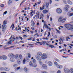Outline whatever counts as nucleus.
Returning a JSON list of instances; mask_svg holds the SVG:
<instances>
[{"label":"nucleus","instance_id":"4468645a","mask_svg":"<svg viewBox=\"0 0 73 73\" xmlns=\"http://www.w3.org/2000/svg\"><path fill=\"white\" fill-rule=\"evenodd\" d=\"M67 3L69 5H72L73 3L72 2L70 1V0H68L67 1Z\"/></svg>","mask_w":73,"mask_h":73},{"label":"nucleus","instance_id":"13d9d810","mask_svg":"<svg viewBox=\"0 0 73 73\" xmlns=\"http://www.w3.org/2000/svg\"><path fill=\"white\" fill-rule=\"evenodd\" d=\"M20 69V67H18L17 68V70H19V69Z\"/></svg>","mask_w":73,"mask_h":73},{"label":"nucleus","instance_id":"f8f14e48","mask_svg":"<svg viewBox=\"0 0 73 73\" xmlns=\"http://www.w3.org/2000/svg\"><path fill=\"white\" fill-rule=\"evenodd\" d=\"M42 69H47V66L46 64H43L42 66Z\"/></svg>","mask_w":73,"mask_h":73},{"label":"nucleus","instance_id":"09e8293b","mask_svg":"<svg viewBox=\"0 0 73 73\" xmlns=\"http://www.w3.org/2000/svg\"><path fill=\"white\" fill-rule=\"evenodd\" d=\"M13 67H16L17 66V64H14L13 66Z\"/></svg>","mask_w":73,"mask_h":73},{"label":"nucleus","instance_id":"ddd939ff","mask_svg":"<svg viewBox=\"0 0 73 73\" xmlns=\"http://www.w3.org/2000/svg\"><path fill=\"white\" fill-rule=\"evenodd\" d=\"M4 70L7 72H8V71H9V70H10V68L9 67H5Z\"/></svg>","mask_w":73,"mask_h":73},{"label":"nucleus","instance_id":"9d476101","mask_svg":"<svg viewBox=\"0 0 73 73\" xmlns=\"http://www.w3.org/2000/svg\"><path fill=\"white\" fill-rule=\"evenodd\" d=\"M48 65L49 66H52L53 65V63L51 61H49L48 63Z\"/></svg>","mask_w":73,"mask_h":73},{"label":"nucleus","instance_id":"864d4df0","mask_svg":"<svg viewBox=\"0 0 73 73\" xmlns=\"http://www.w3.org/2000/svg\"><path fill=\"white\" fill-rule=\"evenodd\" d=\"M12 44V42L11 41H9L8 42V44Z\"/></svg>","mask_w":73,"mask_h":73},{"label":"nucleus","instance_id":"5701e85b","mask_svg":"<svg viewBox=\"0 0 73 73\" xmlns=\"http://www.w3.org/2000/svg\"><path fill=\"white\" fill-rule=\"evenodd\" d=\"M38 56H41L42 55V53L41 52H38L37 53V54Z\"/></svg>","mask_w":73,"mask_h":73},{"label":"nucleus","instance_id":"393cba45","mask_svg":"<svg viewBox=\"0 0 73 73\" xmlns=\"http://www.w3.org/2000/svg\"><path fill=\"white\" fill-rule=\"evenodd\" d=\"M12 27V30H13V29H14V27H15V25H14V24H13L10 27V28H11Z\"/></svg>","mask_w":73,"mask_h":73},{"label":"nucleus","instance_id":"b1692460","mask_svg":"<svg viewBox=\"0 0 73 73\" xmlns=\"http://www.w3.org/2000/svg\"><path fill=\"white\" fill-rule=\"evenodd\" d=\"M2 29H6L7 28V26L6 25H3L2 26Z\"/></svg>","mask_w":73,"mask_h":73},{"label":"nucleus","instance_id":"603ef678","mask_svg":"<svg viewBox=\"0 0 73 73\" xmlns=\"http://www.w3.org/2000/svg\"><path fill=\"white\" fill-rule=\"evenodd\" d=\"M39 63L40 65H42V62L40 61L39 62Z\"/></svg>","mask_w":73,"mask_h":73},{"label":"nucleus","instance_id":"58836bf2","mask_svg":"<svg viewBox=\"0 0 73 73\" xmlns=\"http://www.w3.org/2000/svg\"><path fill=\"white\" fill-rule=\"evenodd\" d=\"M4 69H5V68H4V67L0 68V70H4Z\"/></svg>","mask_w":73,"mask_h":73},{"label":"nucleus","instance_id":"2f4dec72","mask_svg":"<svg viewBox=\"0 0 73 73\" xmlns=\"http://www.w3.org/2000/svg\"><path fill=\"white\" fill-rule=\"evenodd\" d=\"M7 23V21H4L3 23V25H6Z\"/></svg>","mask_w":73,"mask_h":73},{"label":"nucleus","instance_id":"bf43d9fd","mask_svg":"<svg viewBox=\"0 0 73 73\" xmlns=\"http://www.w3.org/2000/svg\"><path fill=\"white\" fill-rule=\"evenodd\" d=\"M49 18V16L48 15H47V20H48Z\"/></svg>","mask_w":73,"mask_h":73},{"label":"nucleus","instance_id":"cd10ccee","mask_svg":"<svg viewBox=\"0 0 73 73\" xmlns=\"http://www.w3.org/2000/svg\"><path fill=\"white\" fill-rule=\"evenodd\" d=\"M71 73H73V68H70V72Z\"/></svg>","mask_w":73,"mask_h":73},{"label":"nucleus","instance_id":"4be33fe9","mask_svg":"<svg viewBox=\"0 0 73 73\" xmlns=\"http://www.w3.org/2000/svg\"><path fill=\"white\" fill-rule=\"evenodd\" d=\"M44 15L42 14H41V15H40V18H39V19L40 20H41V19H42V17H44Z\"/></svg>","mask_w":73,"mask_h":73},{"label":"nucleus","instance_id":"72a5a7b5","mask_svg":"<svg viewBox=\"0 0 73 73\" xmlns=\"http://www.w3.org/2000/svg\"><path fill=\"white\" fill-rule=\"evenodd\" d=\"M23 70L26 72H27V70H28V69H27V68L26 67H25L24 68Z\"/></svg>","mask_w":73,"mask_h":73},{"label":"nucleus","instance_id":"de8ad7c7","mask_svg":"<svg viewBox=\"0 0 73 73\" xmlns=\"http://www.w3.org/2000/svg\"><path fill=\"white\" fill-rule=\"evenodd\" d=\"M31 22L32 23V24H33V25H35V22H34V21H33V20L31 21Z\"/></svg>","mask_w":73,"mask_h":73},{"label":"nucleus","instance_id":"f03ea898","mask_svg":"<svg viewBox=\"0 0 73 73\" xmlns=\"http://www.w3.org/2000/svg\"><path fill=\"white\" fill-rule=\"evenodd\" d=\"M66 28L68 30H70L71 31H73V27L69 24H66L65 25Z\"/></svg>","mask_w":73,"mask_h":73},{"label":"nucleus","instance_id":"dca6fc26","mask_svg":"<svg viewBox=\"0 0 73 73\" xmlns=\"http://www.w3.org/2000/svg\"><path fill=\"white\" fill-rule=\"evenodd\" d=\"M63 18H64V17L63 16H62L60 17L59 18L58 20V21L59 22H61V21L62 19H63Z\"/></svg>","mask_w":73,"mask_h":73},{"label":"nucleus","instance_id":"1a4fd4ad","mask_svg":"<svg viewBox=\"0 0 73 73\" xmlns=\"http://www.w3.org/2000/svg\"><path fill=\"white\" fill-rule=\"evenodd\" d=\"M8 56L9 57H11V58H14V57H15V55L12 53L9 54Z\"/></svg>","mask_w":73,"mask_h":73},{"label":"nucleus","instance_id":"a878e982","mask_svg":"<svg viewBox=\"0 0 73 73\" xmlns=\"http://www.w3.org/2000/svg\"><path fill=\"white\" fill-rule=\"evenodd\" d=\"M17 64H18V65H20L21 64V62L20 61V60H18L17 62Z\"/></svg>","mask_w":73,"mask_h":73},{"label":"nucleus","instance_id":"39448f33","mask_svg":"<svg viewBox=\"0 0 73 73\" xmlns=\"http://www.w3.org/2000/svg\"><path fill=\"white\" fill-rule=\"evenodd\" d=\"M41 58L42 60H45L46 58H48V56L45 54H42L41 57Z\"/></svg>","mask_w":73,"mask_h":73},{"label":"nucleus","instance_id":"aec40b11","mask_svg":"<svg viewBox=\"0 0 73 73\" xmlns=\"http://www.w3.org/2000/svg\"><path fill=\"white\" fill-rule=\"evenodd\" d=\"M48 12V11L47 10H44L43 11V13L44 14H46Z\"/></svg>","mask_w":73,"mask_h":73},{"label":"nucleus","instance_id":"f3484780","mask_svg":"<svg viewBox=\"0 0 73 73\" xmlns=\"http://www.w3.org/2000/svg\"><path fill=\"white\" fill-rule=\"evenodd\" d=\"M66 20V18H63L62 20H61V21L62 22V23H63L64 22H65Z\"/></svg>","mask_w":73,"mask_h":73},{"label":"nucleus","instance_id":"473e14b6","mask_svg":"<svg viewBox=\"0 0 73 73\" xmlns=\"http://www.w3.org/2000/svg\"><path fill=\"white\" fill-rule=\"evenodd\" d=\"M63 2L64 4H68L66 0H63Z\"/></svg>","mask_w":73,"mask_h":73},{"label":"nucleus","instance_id":"49530a36","mask_svg":"<svg viewBox=\"0 0 73 73\" xmlns=\"http://www.w3.org/2000/svg\"><path fill=\"white\" fill-rule=\"evenodd\" d=\"M45 5H43V7H42V10H43V9H44V8H45Z\"/></svg>","mask_w":73,"mask_h":73},{"label":"nucleus","instance_id":"e2e57ef3","mask_svg":"<svg viewBox=\"0 0 73 73\" xmlns=\"http://www.w3.org/2000/svg\"><path fill=\"white\" fill-rule=\"evenodd\" d=\"M52 18L50 17V21H52Z\"/></svg>","mask_w":73,"mask_h":73},{"label":"nucleus","instance_id":"6ab92c4d","mask_svg":"<svg viewBox=\"0 0 73 73\" xmlns=\"http://www.w3.org/2000/svg\"><path fill=\"white\" fill-rule=\"evenodd\" d=\"M45 28H46L47 29H49V27H48V25H46V24H45V23H44V25L43 26V28H44V27H45Z\"/></svg>","mask_w":73,"mask_h":73},{"label":"nucleus","instance_id":"5fc2aeb1","mask_svg":"<svg viewBox=\"0 0 73 73\" xmlns=\"http://www.w3.org/2000/svg\"><path fill=\"white\" fill-rule=\"evenodd\" d=\"M70 10L71 12H73V7H72L70 9Z\"/></svg>","mask_w":73,"mask_h":73},{"label":"nucleus","instance_id":"7ed1b4c3","mask_svg":"<svg viewBox=\"0 0 73 73\" xmlns=\"http://www.w3.org/2000/svg\"><path fill=\"white\" fill-rule=\"evenodd\" d=\"M54 65L58 69H62L63 67L61 65L58 64L57 62H54Z\"/></svg>","mask_w":73,"mask_h":73},{"label":"nucleus","instance_id":"bb28decb","mask_svg":"<svg viewBox=\"0 0 73 73\" xmlns=\"http://www.w3.org/2000/svg\"><path fill=\"white\" fill-rule=\"evenodd\" d=\"M13 0H9L8 3V5H10L12 3Z\"/></svg>","mask_w":73,"mask_h":73},{"label":"nucleus","instance_id":"3c124183","mask_svg":"<svg viewBox=\"0 0 73 73\" xmlns=\"http://www.w3.org/2000/svg\"><path fill=\"white\" fill-rule=\"evenodd\" d=\"M50 32H49L48 34V37H49V36H50Z\"/></svg>","mask_w":73,"mask_h":73},{"label":"nucleus","instance_id":"f257e3e1","mask_svg":"<svg viewBox=\"0 0 73 73\" xmlns=\"http://www.w3.org/2000/svg\"><path fill=\"white\" fill-rule=\"evenodd\" d=\"M32 62L31 61L29 63L30 66H33V67L34 68H36V67L37 66V64H36V60L33 59L32 60Z\"/></svg>","mask_w":73,"mask_h":73},{"label":"nucleus","instance_id":"20e7f679","mask_svg":"<svg viewBox=\"0 0 73 73\" xmlns=\"http://www.w3.org/2000/svg\"><path fill=\"white\" fill-rule=\"evenodd\" d=\"M70 8V6L68 5H65V6L64 8V10L66 12L68 11V9Z\"/></svg>","mask_w":73,"mask_h":73},{"label":"nucleus","instance_id":"774afa93","mask_svg":"<svg viewBox=\"0 0 73 73\" xmlns=\"http://www.w3.org/2000/svg\"><path fill=\"white\" fill-rule=\"evenodd\" d=\"M1 73H7L6 72H1Z\"/></svg>","mask_w":73,"mask_h":73},{"label":"nucleus","instance_id":"423d86ee","mask_svg":"<svg viewBox=\"0 0 73 73\" xmlns=\"http://www.w3.org/2000/svg\"><path fill=\"white\" fill-rule=\"evenodd\" d=\"M56 12L58 14H61L62 13V9L60 8H57L56 9Z\"/></svg>","mask_w":73,"mask_h":73},{"label":"nucleus","instance_id":"6e6d98bb","mask_svg":"<svg viewBox=\"0 0 73 73\" xmlns=\"http://www.w3.org/2000/svg\"><path fill=\"white\" fill-rule=\"evenodd\" d=\"M60 40H61L62 42H63L65 40V39H61Z\"/></svg>","mask_w":73,"mask_h":73},{"label":"nucleus","instance_id":"7c9ffc66","mask_svg":"<svg viewBox=\"0 0 73 73\" xmlns=\"http://www.w3.org/2000/svg\"><path fill=\"white\" fill-rule=\"evenodd\" d=\"M19 57L21 60H23V56H22V55L21 54H20L19 55Z\"/></svg>","mask_w":73,"mask_h":73},{"label":"nucleus","instance_id":"4d7b16f0","mask_svg":"<svg viewBox=\"0 0 73 73\" xmlns=\"http://www.w3.org/2000/svg\"><path fill=\"white\" fill-rule=\"evenodd\" d=\"M3 59V56H0V60Z\"/></svg>","mask_w":73,"mask_h":73},{"label":"nucleus","instance_id":"680f3d73","mask_svg":"<svg viewBox=\"0 0 73 73\" xmlns=\"http://www.w3.org/2000/svg\"><path fill=\"white\" fill-rule=\"evenodd\" d=\"M19 38H20L21 40H22V39H23V38H22L21 37H20V36H19Z\"/></svg>","mask_w":73,"mask_h":73},{"label":"nucleus","instance_id":"e433bc0d","mask_svg":"<svg viewBox=\"0 0 73 73\" xmlns=\"http://www.w3.org/2000/svg\"><path fill=\"white\" fill-rule=\"evenodd\" d=\"M46 43V42L45 41H43L42 42V44H43V45H45Z\"/></svg>","mask_w":73,"mask_h":73},{"label":"nucleus","instance_id":"a19ab883","mask_svg":"<svg viewBox=\"0 0 73 73\" xmlns=\"http://www.w3.org/2000/svg\"><path fill=\"white\" fill-rule=\"evenodd\" d=\"M25 62H26V60L25 59H24L23 60V64H25Z\"/></svg>","mask_w":73,"mask_h":73},{"label":"nucleus","instance_id":"69168bd1","mask_svg":"<svg viewBox=\"0 0 73 73\" xmlns=\"http://www.w3.org/2000/svg\"><path fill=\"white\" fill-rule=\"evenodd\" d=\"M42 73H48V72L46 71H44L42 72Z\"/></svg>","mask_w":73,"mask_h":73},{"label":"nucleus","instance_id":"052dcab7","mask_svg":"<svg viewBox=\"0 0 73 73\" xmlns=\"http://www.w3.org/2000/svg\"><path fill=\"white\" fill-rule=\"evenodd\" d=\"M68 37H66V40L67 41H68Z\"/></svg>","mask_w":73,"mask_h":73},{"label":"nucleus","instance_id":"9b49d317","mask_svg":"<svg viewBox=\"0 0 73 73\" xmlns=\"http://www.w3.org/2000/svg\"><path fill=\"white\" fill-rule=\"evenodd\" d=\"M67 15L68 16H70V17H71V16H73V13H70L69 12H68L67 13Z\"/></svg>","mask_w":73,"mask_h":73},{"label":"nucleus","instance_id":"f704fd0d","mask_svg":"<svg viewBox=\"0 0 73 73\" xmlns=\"http://www.w3.org/2000/svg\"><path fill=\"white\" fill-rule=\"evenodd\" d=\"M54 60L55 61H57V62H59L60 61V60H58L56 58H54Z\"/></svg>","mask_w":73,"mask_h":73},{"label":"nucleus","instance_id":"a211bd4d","mask_svg":"<svg viewBox=\"0 0 73 73\" xmlns=\"http://www.w3.org/2000/svg\"><path fill=\"white\" fill-rule=\"evenodd\" d=\"M10 61L11 62H15V59L14 58H11L9 59Z\"/></svg>","mask_w":73,"mask_h":73},{"label":"nucleus","instance_id":"79ce46f5","mask_svg":"<svg viewBox=\"0 0 73 73\" xmlns=\"http://www.w3.org/2000/svg\"><path fill=\"white\" fill-rule=\"evenodd\" d=\"M56 30L57 31V32L58 33H60L61 32L59 30H57V29H56Z\"/></svg>","mask_w":73,"mask_h":73},{"label":"nucleus","instance_id":"338daca9","mask_svg":"<svg viewBox=\"0 0 73 73\" xmlns=\"http://www.w3.org/2000/svg\"><path fill=\"white\" fill-rule=\"evenodd\" d=\"M31 29H32V30H33L35 29V28H33V27H31Z\"/></svg>","mask_w":73,"mask_h":73},{"label":"nucleus","instance_id":"0e129e2a","mask_svg":"<svg viewBox=\"0 0 73 73\" xmlns=\"http://www.w3.org/2000/svg\"><path fill=\"white\" fill-rule=\"evenodd\" d=\"M51 3H52V0H50V4H51Z\"/></svg>","mask_w":73,"mask_h":73},{"label":"nucleus","instance_id":"c9c22d12","mask_svg":"<svg viewBox=\"0 0 73 73\" xmlns=\"http://www.w3.org/2000/svg\"><path fill=\"white\" fill-rule=\"evenodd\" d=\"M19 58V55H18V54H16L15 56V58H16V59H17V58Z\"/></svg>","mask_w":73,"mask_h":73},{"label":"nucleus","instance_id":"a18cd8bd","mask_svg":"<svg viewBox=\"0 0 73 73\" xmlns=\"http://www.w3.org/2000/svg\"><path fill=\"white\" fill-rule=\"evenodd\" d=\"M61 73V70H58L57 72V73Z\"/></svg>","mask_w":73,"mask_h":73},{"label":"nucleus","instance_id":"ea45409f","mask_svg":"<svg viewBox=\"0 0 73 73\" xmlns=\"http://www.w3.org/2000/svg\"><path fill=\"white\" fill-rule=\"evenodd\" d=\"M7 13V11H5L3 12V15H5Z\"/></svg>","mask_w":73,"mask_h":73},{"label":"nucleus","instance_id":"c03bdc74","mask_svg":"<svg viewBox=\"0 0 73 73\" xmlns=\"http://www.w3.org/2000/svg\"><path fill=\"white\" fill-rule=\"evenodd\" d=\"M1 7H2V8L4 7V4H1L0 5Z\"/></svg>","mask_w":73,"mask_h":73},{"label":"nucleus","instance_id":"37998d69","mask_svg":"<svg viewBox=\"0 0 73 73\" xmlns=\"http://www.w3.org/2000/svg\"><path fill=\"white\" fill-rule=\"evenodd\" d=\"M5 29H2V32H3V33H4L5 32Z\"/></svg>","mask_w":73,"mask_h":73},{"label":"nucleus","instance_id":"8fccbe9b","mask_svg":"<svg viewBox=\"0 0 73 73\" xmlns=\"http://www.w3.org/2000/svg\"><path fill=\"white\" fill-rule=\"evenodd\" d=\"M28 57H29V58H31V54H28Z\"/></svg>","mask_w":73,"mask_h":73},{"label":"nucleus","instance_id":"0eeeda50","mask_svg":"<svg viewBox=\"0 0 73 73\" xmlns=\"http://www.w3.org/2000/svg\"><path fill=\"white\" fill-rule=\"evenodd\" d=\"M65 73H70V69L68 68H64V70Z\"/></svg>","mask_w":73,"mask_h":73},{"label":"nucleus","instance_id":"412c9836","mask_svg":"<svg viewBox=\"0 0 73 73\" xmlns=\"http://www.w3.org/2000/svg\"><path fill=\"white\" fill-rule=\"evenodd\" d=\"M2 59L5 60L7 59V56L5 55H3L2 56Z\"/></svg>","mask_w":73,"mask_h":73},{"label":"nucleus","instance_id":"6e6552de","mask_svg":"<svg viewBox=\"0 0 73 73\" xmlns=\"http://www.w3.org/2000/svg\"><path fill=\"white\" fill-rule=\"evenodd\" d=\"M35 58H36V59L38 61H40L41 60V57L39 55H36L35 56Z\"/></svg>","mask_w":73,"mask_h":73},{"label":"nucleus","instance_id":"c85d7f7f","mask_svg":"<svg viewBox=\"0 0 73 73\" xmlns=\"http://www.w3.org/2000/svg\"><path fill=\"white\" fill-rule=\"evenodd\" d=\"M46 8H48L49 7V2H46Z\"/></svg>","mask_w":73,"mask_h":73},{"label":"nucleus","instance_id":"c756f323","mask_svg":"<svg viewBox=\"0 0 73 73\" xmlns=\"http://www.w3.org/2000/svg\"><path fill=\"white\" fill-rule=\"evenodd\" d=\"M30 11H31V12L30 13V15L31 16H33V11L32 10H31Z\"/></svg>","mask_w":73,"mask_h":73},{"label":"nucleus","instance_id":"2eb2a0df","mask_svg":"<svg viewBox=\"0 0 73 73\" xmlns=\"http://www.w3.org/2000/svg\"><path fill=\"white\" fill-rule=\"evenodd\" d=\"M35 16L37 19H38L40 18V14L39 13L37 14L36 15H35Z\"/></svg>","mask_w":73,"mask_h":73},{"label":"nucleus","instance_id":"4c0bfd02","mask_svg":"<svg viewBox=\"0 0 73 73\" xmlns=\"http://www.w3.org/2000/svg\"><path fill=\"white\" fill-rule=\"evenodd\" d=\"M49 46L50 47V48H54V46L53 45H50Z\"/></svg>","mask_w":73,"mask_h":73}]
</instances>
